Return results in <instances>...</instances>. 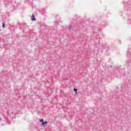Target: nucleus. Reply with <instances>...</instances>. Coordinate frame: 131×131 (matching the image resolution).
<instances>
[{
	"instance_id": "f257e3e1",
	"label": "nucleus",
	"mask_w": 131,
	"mask_h": 131,
	"mask_svg": "<svg viewBox=\"0 0 131 131\" xmlns=\"http://www.w3.org/2000/svg\"><path fill=\"white\" fill-rule=\"evenodd\" d=\"M31 20L32 21H35V20H36V18H35V15H34V13H32Z\"/></svg>"
},
{
	"instance_id": "f03ea898",
	"label": "nucleus",
	"mask_w": 131,
	"mask_h": 131,
	"mask_svg": "<svg viewBox=\"0 0 131 131\" xmlns=\"http://www.w3.org/2000/svg\"><path fill=\"white\" fill-rule=\"evenodd\" d=\"M48 124V122L47 121H45V122H42V125H45V124Z\"/></svg>"
},
{
	"instance_id": "7ed1b4c3",
	"label": "nucleus",
	"mask_w": 131,
	"mask_h": 131,
	"mask_svg": "<svg viewBox=\"0 0 131 131\" xmlns=\"http://www.w3.org/2000/svg\"><path fill=\"white\" fill-rule=\"evenodd\" d=\"M71 28H72V27L71 25L69 26L68 29H69V30H70V29H71Z\"/></svg>"
},
{
	"instance_id": "20e7f679",
	"label": "nucleus",
	"mask_w": 131,
	"mask_h": 131,
	"mask_svg": "<svg viewBox=\"0 0 131 131\" xmlns=\"http://www.w3.org/2000/svg\"><path fill=\"white\" fill-rule=\"evenodd\" d=\"M74 92H76V94H77V89L74 88Z\"/></svg>"
},
{
	"instance_id": "39448f33",
	"label": "nucleus",
	"mask_w": 131,
	"mask_h": 131,
	"mask_svg": "<svg viewBox=\"0 0 131 131\" xmlns=\"http://www.w3.org/2000/svg\"><path fill=\"white\" fill-rule=\"evenodd\" d=\"M2 25H3V28H5V23H3Z\"/></svg>"
},
{
	"instance_id": "423d86ee",
	"label": "nucleus",
	"mask_w": 131,
	"mask_h": 131,
	"mask_svg": "<svg viewBox=\"0 0 131 131\" xmlns=\"http://www.w3.org/2000/svg\"><path fill=\"white\" fill-rule=\"evenodd\" d=\"M40 122H43V119H42L40 120Z\"/></svg>"
}]
</instances>
